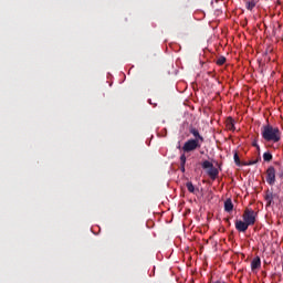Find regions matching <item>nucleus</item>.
<instances>
[{
  "mask_svg": "<svg viewBox=\"0 0 283 283\" xmlns=\"http://www.w3.org/2000/svg\"><path fill=\"white\" fill-rule=\"evenodd\" d=\"M224 63H227V57L224 56L218 57L217 65H224Z\"/></svg>",
  "mask_w": 283,
  "mask_h": 283,
  "instance_id": "obj_16",
  "label": "nucleus"
},
{
  "mask_svg": "<svg viewBox=\"0 0 283 283\" xmlns=\"http://www.w3.org/2000/svg\"><path fill=\"white\" fill-rule=\"evenodd\" d=\"M245 8H247V10H253V8H255V0L248 1L245 3Z\"/></svg>",
  "mask_w": 283,
  "mask_h": 283,
  "instance_id": "obj_15",
  "label": "nucleus"
},
{
  "mask_svg": "<svg viewBox=\"0 0 283 283\" xmlns=\"http://www.w3.org/2000/svg\"><path fill=\"white\" fill-rule=\"evenodd\" d=\"M266 182L271 187H273V185H275V167H273V166H270L266 169Z\"/></svg>",
  "mask_w": 283,
  "mask_h": 283,
  "instance_id": "obj_5",
  "label": "nucleus"
},
{
  "mask_svg": "<svg viewBox=\"0 0 283 283\" xmlns=\"http://www.w3.org/2000/svg\"><path fill=\"white\" fill-rule=\"evenodd\" d=\"M186 187H187V189H188V191H189L190 193H196V187L193 186V182L188 181V182L186 184Z\"/></svg>",
  "mask_w": 283,
  "mask_h": 283,
  "instance_id": "obj_12",
  "label": "nucleus"
},
{
  "mask_svg": "<svg viewBox=\"0 0 283 283\" xmlns=\"http://www.w3.org/2000/svg\"><path fill=\"white\" fill-rule=\"evenodd\" d=\"M177 149H180V145H179V146H177Z\"/></svg>",
  "mask_w": 283,
  "mask_h": 283,
  "instance_id": "obj_22",
  "label": "nucleus"
},
{
  "mask_svg": "<svg viewBox=\"0 0 283 283\" xmlns=\"http://www.w3.org/2000/svg\"><path fill=\"white\" fill-rule=\"evenodd\" d=\"M224 211H227L228 213L233 211V201L231 199H227L224 201Z\"/></svg>",
  "mask_w": 283,
  "mask_h": 283,
  "instance_id": "obj_11",
  "label": "nucleus"
},
{
  "mask_svg": "<svg viewBox=\"0 0 283 283\" xmlns=\"http://www.w3.org/2000/svg\"><path fill=\"white\" fill-rule=\"evenodd\" d=\"M226 128L228 132H235V120H233V117H228L226 119Z\"/></svg>",
  "mask_w": 283,
  "mask_h": 283,
  "instance_id": "obj_8",
  "label": "nucleus"
},
{
  "mask_svg": "<svg viewBox=\"0 0 283 283\" xmlns=\"http://www.w3.org/2000/svg\"><path fill=\"white\" fill-rule=\"evenodd\" d=\"M265 200L266 201H269V205H271V202H273V193H268L266 196H265Z\"/></svg>",
  "mask_w": 283,
  "mask_h": 283,
  "instance_id": "obj_18",
  "label": "nucleus"
},
{
  "mask_svg": "<svg viewBox=\"0 0 283 283\" xmlns=\"http://www.w3.org/2000/svg\"><path fill=\"white\" fill-rule=\"evenodd\" d=\"M277 177L281 178V180H283V167H280Z\"/></svg>",
  "mask_w": 283,
  "mask_h": 283,
  "instance_id": "obj_19",
  "label": "nucleus"
},
{
  "mask_svg": "<svg viewBox=\"0 0 283 283\" xmlns=\"http://www.w3.org/2000/svg\"><path fill=\"white\" fill-rule=\"evenodd\" d=\"M180 160V171L182 174H185L186 169H185V165H187V156L185 154H182L179 158Z\"/></svg>",
  "mask_w": 283,
  "mask_h": 283,
  "instance_id": "obj_10",
  "label": "nucleus"
},
{
  "mask_svg": "<svg viewBox=\"0 0 283 283\" xmlns=\"http://www.w3.org/2000/svg\"><path fill=\"white\" fill-rule=\"evenodd\" d=\"M263 160L265 163H271L273 160V155L271 153H264L263 154Z\"/></svg>",
  "mask_w": 283,
  "mask_h": 283,
  "instance_id": "obj_13",
  "label": "nucleus"
},
{
  "mask_svg": "<svg viewBox=\"0 0 283 283\" xmlns=\"http://www.w3.org/2000/svg\"><path fill=\"white\" fill-rule=\"evenodd\" d=\"M253 147H256V149H260V146L258 145V143H253Z\"/></svg>",
  "mask_w": 283,
  "mask_h": 283,
  "instance_id": "obj_20",
  "label": "nucleus"
},
{
  "mask_svg": "<svg viewBox=\"0 0 283 283\" xmlns=\"http://www.w3.org/2000/svg\"><path fill=\"white\" fill-rule=\"evenodd\" d=\"M200 147H202V142H198V139H188L182 146V151L185 154H190V151H196V149H200Z\"/></svg>",
  "mask_w": 283,
  "mask_h": 283,
  "instance_id": "obj_2",
  "label": "nucleus"
},
{
  "mask_svg": "<svg viewBox=\"0 0 283 283\" xmlns=\"http://www.w3.org/2000/svg\"><path fill=\"white\" fill-rule=\"evenodd\" d=\"M258 217V212H254L253 209L247 208L243 212V220L247 222L250 227H253L255 224V218Z\"/></svg>",
  "mask_w": 283,
  "mask_h": 283,
  "instance_id": "obj_4",
  "label": "nucleus"
},
{
  "mask_svg": "<svg viewBox=\"0 0 283 283\" xmlns=\"http://www.w3.org/2000/svg\"><path fill=\"white\" fill-rule=\"evenodd\" d=\"M260 266H262V260L260 259V256H255L251 261V270L256 271V269H260Z\"/></svg>",
  "mask_w": 283,
  "mask_h": 283,
  "instance_id": "obj_9",
  "label": "nucleus"
},
{
  "mask_svg": "<svg viewBox=\"0 0 283 283\" xmlns=\"http://www.w3.org/2000/svg\"><path fill=\"white\" fill-rule=\"evenodd\" d=\"M226 222H228V224H230L229 219H226Z\"/></svg>",
  "mask_w": 283,
  "mask_h": 283,
  "instance_id": "obj_21",
  "label": "nucleus"
},
{
  "mask_svg": "<svg viewBox=\"0 0 283 283\" xmlns=\"http://www.w3.org/2000/svg\"><path fill=\"white\" fill-rule=\"evenodd\" d=\"M261 136L265 143H280L282 140V132H280L279 127H274L271 124L261 127Z\"/></svg>",
  "mask_w": 283,
  "mask_h": 283,
  "instance_id": "obj_1",
  "label": "nucleus"
},
{
  "mask_svg": "<svg viewBox=\"0 0 283 283\" xmlns=\"http://www.w3.org/2000/svg\"><path fill=\"white\" fill-rule=\"evenodd\" d=\"M233 158L237 167H242V161H240V155H238V151L234 153Z\"/></svg>",
  "mask_w": 283,
  "mask_h": 283,
  "instance_id": "obj_14",
  "label": "nucleus"
},
{
  "mask_svg": "<svg viewBox=\"0 0 283 283\" xmlns=\"http://www.w3.org/2000/svg\"><path fill=\"white\" fill-rule=\"evenodd\" d=\"M256 163H258V160H249V161H247V163H243L242 165H243L244 167H251V165H256Z\"/></svg>",
  "mask_w": 283,
  "mask_h": 283,
  "instance_id": "obj_17",
  "label": "nucleus"
},
{
  "mask_svg": "<svg viewBox=\"0 0 283 283\" xmlns=\"http://www.w3.org/2000/svg\"><path fill=\"white\" fill-rule=\"evenodd\" d=\"M202 169H208L207 174L209 176V178H211V180H216V178H218V175L220 174V171L218 170V168H216L213 166V164L209 160H205L201 164Z\"/></svg>",
  "mask_w": 283,
  "mask_h": 283,
  "instance_id": "obj_3",
  "label": "nucleus"
},
{
  "mask_svg": "<svg viewBox=\"0 0 283 283\" xmlns=\"http://www.w3.org/2000/svg\"><path fill=\"white\" fill-rule=\"evenodd\" d=\"M189 133L193 135V140H198L199 143H205V137H202V135H200V132L198 130V128L190 126L189 127Z\"/></svg>",
  "mask_w": 283,
  "mask_h": 283,
  "instance_id": "obj_6",
  "label": "nucleus"
},
{
  "mask_svg": "<svg viewBox=\"0 0 283 283\" xmlns=\"http://www.w3.org/2000/svg\"><path fill=\"white\" fill-rule=\"evenodd\" d=\"M249 224L247 221L237 220L235 221V229L237 231H240V233H244L249 229Z\"/></svg>",
  "mask_w": 283,
  "mask_h": 283,
  "instance_id": "obj_7",
  "label": "nucleus"
}]
</instances>
